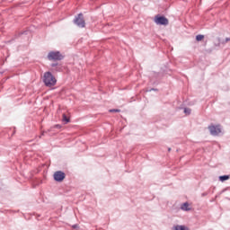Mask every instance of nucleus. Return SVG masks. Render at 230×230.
<instances>
[{"mask_svg":"<svg viewBox=\"0 0 230 230\" xmlns=\"http://www.w3.org/2000/svg\"><path fill=\"white\" fill-rule=\"evenodd\" d=\"M208 130L211 136H218V134L222 132V128H220V125L215 126L214 124H211L210 126H208Z\"/></svg>","mask_w":230,"mask_h":230,"instance_id":"nucleus-5","label":"nucleus"},{"mask_svg":"<svg viewBox=\"0 0 230 230\" xmlns=\"http://www.w3.org/2000/svg\"><path fill=\"white\" fill-rule=\"evenodd\" d=\"M181 209L182 211H191V208L190 207V203L185 202V203L181 204Z\"/></svg>","mask_w":230,"mask_h":230,"instance_id":"nucleus-8","label":"nucleus"},{"mask_svg":"<svg viewBox=\"0 0 230 230\" xmlns=\"http://www.w3.org/2000/svg\"><path fill=\"white\" fill-rule=\"evenodd\" d=\"M184 113L187 114V115L191 114V109H190V108H185V109H184Z\"/></svg>","mask_w":230,"mask_h":230,"instance_id":"nucleus-13","label":"nucleus"},{"mask_svg":"<svg viewBox=\"0 0 230 230\" xmlns=\"http://www.w3.org/2000/svg\"><path fill=\"white\" fill-rule=\"evenodd\" d=\"M62 121H64V123L67 124V123H69V121H71V120L69 119V118L67 117V115H66L65 113H63V115H62Z\"/></svg>","mask_w":230,"mask_h":230,"instance_id":"nucleus-9","label":"nucleus"},{"mask_svg":"<svg viewBox=\"0 0 230 230\" xmlns=\"http://www.w3.org/2000/svg\"><path fill=\"white\" fill-rule=\"evenodd\" d=\"M174 230H190V228H188V226H176L174 227Z\"/></svg>","mask_w":230,"mask_h":230,"instance_id":"nucleus-10","label":"nucleus"},{"mask_svg":"<svg viewBox=\"0 0 230 230\" xmlns=\"http://www.w3.org/2000/svg\"><path fill=\"white\" fill-rule=\"evenodd\" d=\"M73 227H74V228H76V225H75Z\"/></svg>","mask_w":230,"mask_h":230,"instance_id":"nucleus-20","label":"nucleus"},{"mask_svg":"<svg viewBox=\"0 0 230 230\" xmlns=\"http://www.w3.org/2000/svg\"><path fill=\"white\" fill-rule=\"evenodd\" d=\"M206 195H208V192L202 193L201 197H206Z\"/></svg>","mask_w":230,"mask_h":230,"instance_id":"nucleus-17","label":"nucleus"},{"mask_svg":"<svg viewBox=\"0 0 230 230\" xmlns=\"http://www.w3.org/2000/svg\"><path fill=\"white\" fill-rule=\"evenodd\" d=\"M43 83L46 87H53L57 85V78H55L51 72H45L43 75Z\"/></svg>","mask_w":230,"mask_h":230,"instance_id":"nucleus-1","label":"nucleus"},{"mask_svg":"<svg viewBox=\"0 0 230 230\" xmlns=\"http://www.w3.org/2000/svg\"><path fill=\"white\" fill-rule=\"evenodd\" d=\"M110 112H120L118 109L110 110Z\"/></svg>","mask_w":230,"mask_h":230,"instance_id":"nucleus-14","label":"nucleus"},{"mask_svg":"<svg viewBox=\"0 0 230 230\" xmlns=\"http://www.w3.org/2000/svg\"><path fill=\"white\" fill-rule=\"evenodd\" d=\"M230 176L229 175H223L219 177V181H221V182H224L225 181H229Z\"/></svg>","mask_w":230,"mask_h":230,"instance_id":"nucleus-11","label":"nucleus"},{"mask_svg":"<svg viewBox=\"0 0 230 230\" xmlns=\"http://www.w3.org/2000/svg\"><path fill=\"white\" fill-rule=\"evenodd\" d=\"M56 127H57L58 128H60V126H58V125H57Z\"/></svg>","mask_w":230,"mask_h":230,"instance_id":"nucleus-18","label":"nucleus"},{"mask_svg":"<svg viewBox=\"0 0 230 230\" xmlns=\"http://www.w3.org/2000/svg\"><path fill=\"white\" fill-rule=\"evenodd\" d=\"M57 66H58V64H57V63H53V64L51 65L52 67H57Z\"/></svg>","mask_w":230,"mask_h":230,"instance_id":"nucleus-15","label":"nucleus"},{"mask_svg":"<svg viewBox=\"0 0 230 230\" xmlns=\"http://www.w3.org/2000/svg\"><path fill=\"white\" fill-rule=\"evenodd\" d=\"M155 24H158L160 26H168V24H169L168 19L166 17L161 16L159 14H157L155 17Z\"/></svg>","mask_w":230,"mask_h":230,"instance_id":"nucleus-3","label":"nucleus"},{"mask_svg":"<svg viewBox=\"0 0 230 230\" xmlns=\"http://www.w3.org/2000/svg\"><path fill=\"white\" fill-rule=\"evenodd\" d=\"M171 150H172V148H169V149H168V152H170Z\"/></svg>","mask_w":230,"mask_h":230,"instance_id":"nucleus-19","label":"nucleus"},{"mask_svg":"<svg viewBox=\"0 0 230 230\" xmlns=\"http://www.w3.org/2000/svg\"><path fill=\"white\" fill-rule=\"evenodd\" d=\"M74 23H75L78 28H85V20L84 19V14L82 13H80L78 16H75Z\"/></svg>","mask_w":230,"mask_h":230,"instance_id":"nucleus-2","label":"nucleus"},{"mask_svg":"<svg viewBox=\"0 0 230 230\" xmlns=\"http://www.w3.org/2000/svg\"><path fill=\"white\" fill-rule=\"evenodd\" d=\"M196 40H197L198 42H200V40H204V35H202V34L197 35V36H196Z\"/></svg>","mask_w":230,"mask_h":230,"instance_id":"nucleus-12","label":"nucleus"},{"mask_svg":"<svg viewBox=\"0 0 230 230\" xmlns=\"http://www.w3.org/2000/svg\"><path fill=\"white\" fill-rule=\"evenodd\" d=\"M66 179V173L62 171H57L54 173V180L57 182H62V181H64Z\"/></svg>","mask_w":230,"mask_h":230,"instance_id":"nucleus-6","label":"nucleus"},{"mask_svg":"<svg viewBox=\"0 0 230 230\" xmlns=\"http://www.w3.org/2000/svg\"><path fill=\"white\" fill-rule=\"evenodd\" d=\"M44 134H48V131H43V132L41 133V136H40V137H42V136H44Z\"/></svg>","mask_w":230,"mask_h":230,"instance_id":"nucleus-16","label":"nucleus"},{"mask_svg":"<svg viewBox=\"0 0 230 230\" xmlns=\"http://www.w3.org/2000/svg\"><path fill=\"white\" fill-rule=\"evenodd\" d=\"M230 38H226L225 40H222L220 38H217L216 40L214 41L215 46H220V44H227L229 42Z\"/></svg>","mask_w":230,"mask_h":230,"instance_id":"nucleus-7","label":"nucleus"},{"mask_svg":"<svg viewBox=\"0 0 230 230\" xmlns=\"http://www.w3.org/2000/svg\"><path fill=\"white\" fill-rule=\"evenodd\" d=\"M49 60H62L64 56L59 51H51L48 55Z\"/></svg>","mask_w":230,"mask_h":230,"instance_id":"nucleus-4","label":"nucleus"}]
</instances>
